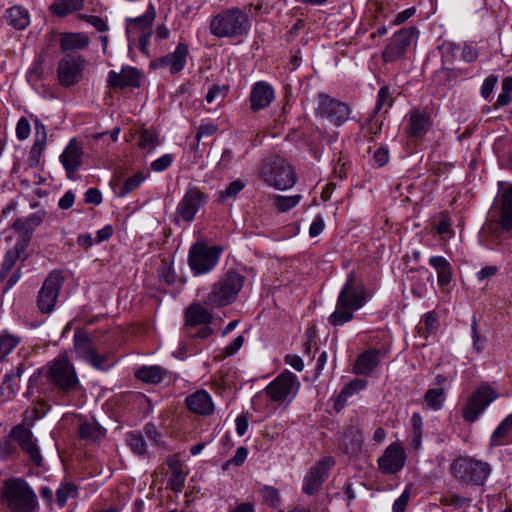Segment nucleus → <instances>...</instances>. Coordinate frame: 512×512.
<instances>
[{"mask_svg":"<svg viewBox=\"0 0 512 512\" xmlns=\"http://www.w3.org/2000/svg\"><path fill=\"white\" fill-rule=\"evenodd\" d=\"M126 443L134 454L144 455L146 453V443L140 433L129 432L126 435Z\"/></svg>","mask_w":512,"mask_h":512,"instance_id":"nucleus-45","label":"nucleus"},{"mask_svg":"<svg viewBox=\"0 0 512 512\" xmlns=\"http://www.w3.org/2000/svg\"><path fill=\"white\" fill-rule=\"evenodd\" d=\"M245 278L235 271H228L214 283L208 293L206 301L216 307H223L233 303L244 285Z\"/></svg>","mask_w":512,"mask_h":512,"instance_id":"nucleus-6","label":"nucleus"},{"mask_svg":"<svg viewBox=\"0 0 512 512\" xmlns=\"http://www.w3.org/2000/svg\"><path fill=\"white\" fill-rule=\"evenodd\" d=\"M83 19H85L88 23H90L99 32H106L108 30L107 23L104 21L103 18H101L99 16H94V15L83 16Z\"/></svg>","mask_w":512,"mask_h":512,"instance_id":"nucleus-63","label":"nucleus"},{"mask_svg":"<svg viewBox=\"0 0 512 512\" xmlns=\"http://www.w3.org/2000/svg\"><path fill=\"white\" fill-rule=\"evenodd\" d=\"M31 127L29 121L25 117H21L16 125V136L19 140H25L29 137Z\"/></svg>","mask_w":512,"mask_h":512,"instance_id":"nucleus-57","label":"nucleus"},{"mask_svg":"<svg viewBox=\"0 0 512 512\" xmlns=\"http://www.w3.org/2000/svg\"><path fill=\"white\" fill-rule=\"evenodd\" d=\"M206 199V194L199 188L190 187L177 205V215L185 222H192Z\"/></svg>","mask_w":512,"mask_h":512,"instance_id":"nucleus-18","label":"nucleus"},{"mask_svg":"<svg viewBox=\"0 0 512 512\" xmlns=\"http://www.w3.org/2000/svg\"><path fill=\"white\" fill-rule=\"evenodd\" d=\"M392 94L393 92L388 86H383L379 89L375 107L377 111L381 110L383 106L392 107L394 101Z\"/></svg>","mask_w":512,"mask_h":512,"instance_id":"nucleus-49","label":"nucleus"},{"mask_svg":"<svg viewBox=\"0 0 512 512\" xmlns=\"http://www.w3.org/2000/svg\"><path fill=\"white\" fill-rule=\"evenodd\" d=\"M155 18V11L152 6L142 16L127 20L126 32L130 37H136L139 34L152 31L151 26Z\"/></svg>","mask_w":512,"mask_h":512,"instance_id":"nucleus-28","label":"nucleus"},{"mask_svg":"<svg viewBox=\"0 0 512 512\" xmlns=\"http://www.w3.org/2000/svg\"><path fill=\"white\" fill-rule=\"evenodd\" d=\"M83 156V145L76 139L70 140L60 155V162L69 178H72L83 164Z\"/></svg>","mask_w":512,"mask_h":512,"instance_id":"nucleus-20","label":"nucleus"},{"mask_svg":"<svg viewBox=\"0 0 512 512\" xmlns=\"http://www.w3.org/2000/svg\"><path fill=\"white\" fill-rule=\"evenodd\" d=\"M379 364V350L369 349L361 353L353 367L357 375H370Z\"/></svg>","mask_w":512,"mask_h":512,"instance_id":"nucleus-30","label":"nucleus"},{"mask_svg":"<svg viewBox=\"0 0 512 512\" xmlns=\"http://www.w3.org/2000/svg\"><path fill=\"white\" fill-rule=\"evenodd\" d=\"M450 471L456 479L482 486L491 474V467L487 462L459 457L452 462Z\"/></svg>","mask_w":512,"mask_h":512,"instance_id":"nucleus-7","label":"nucleus"},{"mask_svg":"<svg viewBox=\"0 0 512 512\" xmlns=\"http://www.w3.org/2000/svg\"><path fill=\"white\" fill-rule=\"evenodd\" d=\"M167 375V371L157 365L154 366H142L139 368L135 376L144 383L148 384H159L164 380Z\"/></svg>","mask_w":512,"mask_h":512,"instance_id":"nucleus-34","label":"nucleus"},{"mask_svg":"<svg viewBox=\"0 0 512 512\" xmlns=\"http://www.w3.org/2000/svg\"><path fill=\"white\" fill-rule=\"evenodd\" d=\"M334 464V458L328 456L323 457L312 466L303 479V492L308 495L316 493L321 488L324 480L328 477V471Z\"/></svg>","mask_w":512,"mask_h":512,"instance_id":"nucleus-17","label":"nucleus"},{"mask_svg":"<svg viewBox=\"0 0 512 512\" xmlns=\"http://www.w3.org/2000/svg\"><path fill=\"white\" fill-rule=\"evenodd\" d=\"M145 180L144 176L141 173L134 174L133 176L129 177L125 180L122 187L120 188L118 195L120 197H124L127 194L133 192L139 186L142 184V182Z\"/></svg>","mask_w":512,"mask_h":512,"instance_id":"nucleus-46","label":"nucleus"},{"mask_svg":"<svg viewBox=\"0 0 512 512\" xmlns=\"http://www.w3.org/2000/svg\"><path fill=\"white\" fill-rule=\"evenodd\" d=\"M107 82L112 88L139 87L141 72L134 67H123L119 73L110 71Z\"/></svg>","mask_w":512,"mask_h":512,"instance_id":"nucleus-22","label":"nucleus"},{"mask_svg":"<svg viewBox=\"0 0 512 512\" xmlns=\"http://www.w3.org/2000/svg\"><path fill=\"white\" fill-rule=\"evenodd\" d=\"M184 314L186 326L208 325L212 321V313L199 303L189 305Z\"/></svg>","mask_w":512,"mask_h":512,"instance_id":"nucleus-29","label":"nucleus"},{"mask_svg":"<svg viewBox=\"0 0 512 512\" xmlns=\"http://www.w3.org/2000/svg\"><path fill=\"white\" fill-rule=\"evenodd\" d=\"M35 140L30 149L28 160L31 165H38L47 144V131L39 119H35Z\"/></svg>","mask_w":512,"mask_h":512,"instance_id":"nucleus-26","label":"nucleus"},{"mask_svg":"<svg viewBox=\"0 0 512 512\" xmlns=\"http://www.w3.org/2000/svg\"><path fill=\"white\" fill-rule=\"evenodd\" d=\"M17 451L16 446L12 442V438H4L0 440V460H5Z\"/></svg>","mask_w":512,"mask_h":512,"instance_id":"nucleus-55","label":"nucleus"},{"mask_svg":"<svg viewBox=\"0 0 512 512\" xmlns=\"http://www.w3.org/2000/svg\"><path fill=\"white\" fill-rule=\"evenodd\" d=\"M247 186V183L241 179H236L229 183L226 188L220 191L221 199L236 198L237 195Z\"/></svg>","mask_w":512,"mask_h":512,"instance_id":"nucleus-47","label":"nucleus"},{"mask_svg":"<svg viewBox=\"0 0 512 512\" xmlns=\"http://www.w3.org/2000/svg\"><path fill=\"white\" fill-rule=\"evenodd\" d=\"M299 385L297 376L286 370L277 376L265 388V391L273 402H282L290 396L294 397Z\"/></svg>","mask_w":512,"mask_h":512,"instance_id":"nucleus-13","label":"nucleus"},{"mask_svg":"<svg viewBox=\"0 0 512 512\" xmlns=\"http://www.w3.org/2000/svg\"><path fill=\"white\" fill-rule=\"evenodd\" d=\"M432 127L430 115L423 110L413 109L407 118L406 133L411 138L423 137Z\"/></svg>","mask_w":512,"mask_h":512,"instance_id":"nucleus-21","label":"nucleus"},{"mask_svg":"<svg viewBox=\"0 0 512 512\" xmlns=\"http://www.w3.org/2000/svg\"><path fill=\"white\" fill-rule=\"evenodd\" d=\"M20 339L9 333L0 334V362H2L19 344Z\"/></svg>","mask_w":512,"mask_h":512,"instance_id":"nucleus-44","label":"nucleus"},{"mask_svg":"<svg viewBox=\"0 0 512 512\" xmlns=\"http://www.w3.org/2000/svg\"><path fill=\"white\" fill-rule=\"evenodd\" d=\"M78 433L82 439L97 441L104 436L105 430L94 419H85L79 423Z\"/></svg>","mask_w":512,"mask_h":512,"instance_id":"nucleus-36","label":"nucleus"},{"mask_svg":"<svg viewBox=\"0 0 512 512\" xmlns=\"http://www.w3.org/2000/svg\"><path fill=\"white\" fill-rule=\"evenodd\" d=\"M228 88L225 85H212L208 89L205 100L211 104L215 101H223L227 95Z\"/></svg>","mask_w":512,"mask_h":512,"instance_id":"nucleus-50","label":"nucleus"},{"mask_svg":"<svg viewBox=\"0 0 512 512\" xmlns=\"http://www.w3.org/2000/svg\"><path fill=\"white\" fill-rule=\"evenodd\" d=\"M501 214L499 223L505 230H512V185L501 195Z\"/></svg>","mask_w":512,"mask_h":512,"instance_id":"nucleus-37","label":"nucleus"},{"mask_svg":"<svg viewBox=\"0 0 512 512\" xmlns=\"http://www.w3.org/2000/svg\"><path fill=\"white\" fill-rule=\"evenodd\" d=\"M318 100L317 113L321 117L327 118L335 126H340L349 119L351 110L347 104L325 93H320Z\"/></svg>","mask_w":512,"mask_h":512,"instance_id":"nucleus-12","label":"nucleus"},{"mask_svg":"<svg viewBox=\"0 0 512 512\" xmlns=\"http://www.w3.org/2000/svg\"><path fill=\"white\" fill-rule=\"evenodd\" d=\"M158 144L157 135L154 131L143 129L139 134V146L142 149L152 150Z\"/></svg>","mask_w":512,"mask_h":512,"instance_id":"nucleus-48","label":"nucleus"},{"mask_svg":"<svg viewBox=\"0 0 512 512\" xmlns=\"http://www.w3.org/2000/svg\"><path fill=\"white\" fill-rule=\"evenodd\" d=\"M173 158L170 154H164L151 163V169L155 172L166 170L172 163Z\"/></svg>","mask_w":512,"mask_h":512,"instance_id":"nucleus-58","label":"nucleus"},{"mask_svg":"<svg viewBox=\"0 0 512 512\" xmlns=\"http://www.w3.org/2000/svg\"><path fill=\"white\" fill-rule=\"evenodd\" d=\"M2 501L11 512H35L37 495L22 478H9L3 482Z\"/></svg>","mask_w":512,"mask_h":512,"instance_id":"nucleus-4","label":"nucleus"},{"mask_svg":"<svg viewBox=\"0 0 512 512\" xmlns=\"http://www.w3.org/2000/svg\"><path fill=\"white\" fill-rule=\"evenodd\" d=\"M497 84V77L494 75L488 76L481 86V96L484 99H488L493 92L495 85Z\"/></svg>","mask_w":512,"mask_h":512,"instance_id":"nucleus-59","label":"nucleus"},{"mask_svg":"<svg viewBox=\"0 0 512 512\" xmlns=\"http://www.w3.org/2000/svg\"><path fill=\"white\" fill-rule=\"evenodd\" d=\"M368 299L369 294L363 281L354 272H350L339 292L335 310L328 317V322L334 327L350 322L354 318V313L361 309Z\"/></svg>","mask_w":512,"mask_h":512,"instance_id":"nucleus-2","label":"nucleus"},{"mask_svg":"<svg viewBox=\"0 0 512 512\" xmlns=\"http://www.w3.org/2000/svg\"><path fill=\"white\" fill-rule=\"evenodd\" d=\"M416 33L415 27L403 28L396 32L382 52L383 61L392 63L399 60L405 54Z\"/></svg>","mask_w":512,"mask_h":512,"instance_id":"nucleus-16","label":"nucleus"},{"mask_svg":"<svg viewBox=\"0 0 512 512\" xmlns=\"http://www.w3.org/2000/svg\"><path fill=\"white\" fill-rule=\"evenodd\" d=\"M222 249L202 242L193 244L189 250L188 264L194 276L211 272L217 265Z\"/></svg>","mask_w":512,"mask_h":512,"instance_id":"nucleus-8","label":"nucleus"},{"mask_svg":"<svg viewBox=\"0 0 512 512\" xmlns=\"http://www.w3.org/2000/svg\"><path fill=\"white\" fill-rule=\"evenodd\" d=\"M9 436L18 443L36 467L43 465V456L38 446V440L29 428L23 424L16 425L11 429Z\"/></svg>","mask_w":512,"mask_h":512,"instance_id":"nucleus-11","label":"nucleus"},{"mask_svg":"<svg viewBox=\"0 0 512 512\" xmlns=\"http://www.w3.org/2000/svg\"><path fill=\"white\" fill-rule=\"evenodd\" d=\"M413 487L407 485L402 494L393 503V512H405L408 502L412 495Z\"/></svg>","mask_w":512,"mask_h":512,"instance_id":"nucleus-52","label":"nucleus"},{"mask_svg":"<svg viewBox=\"0 0 512 512\" xmlns=\"http://www.w3.org/2000/svg\"><path fill=\"white\" fill-rule=\"evenodd\" d=\"M248 15L239 8L233 7L220 11L211 17L210 33L217 38H239L249 32Z\"/></svg>","mask_w":512,"mask_h":512,"instance_id":"nucleus-3","label":"nucleus"},{"mask_svg":"<svg viewBox=\"0 0 512 512\" xmlns=\"http://www.w3.org/2000/svg\"><path fill=\"white\" fill-rule=\"evenodd\" d=\"M261 494L266 501H269L272 505L280 501L279 491L271 486H265L261 490Z\"/></svg>","mask_w":512,"mask_h":512,"instance_id":"nucleus-62","label":"nucleus"},{"mask_svg":"<svg viewBox=\"0 0 512 512\" xmlns=\"http://www.w3.org/2000/svg\"><path fill=\"white\" fill-rule=\"evenodd\" d=\"M6 20L15 29L23 30L30 24V15L26 8L17 5L6 11Z\"/></svg>","mask_w":512,"mask_h":512,"instance_id":"nucleus-33","label":"nucleus"},{"mask_svg":"<svg viewBox=\"0 0 512 512\" xmlns=\"http://www.w3.org/2000/svg\"><path fill=\"white\" fill-rule=\"evenodd\" d=\"M63 281V274L59 270H53L45 278L36 299L37 308L42 314H50L54 310Z\"/></svg>","mask_w":512,"mask_h":512,"instance_id":"nucleus-10","label":"nucleus"},{"mask_svg":"<svg viewBox=\"0 0 512 512\" xmlns=\"http://www.w3.org/2000/svg\"><path fill=\"white\" fill-rule=\"evenodd\" d=\"M445 398L444 387L429 388L425 393V402L434 411L440 410L443 407Z\"/></svg>","mask_w":512,"mask_h":512,"instance_id":"nucleus-41","label":"nucleus"},{"mask_svg":"<svg viewBox=\"0 0 512 512\" xmlns=\"http://www.w3.org/2000/svg\"><path fill=\"white\" fill-rule=\"evenodd\" d=\"M407 461L404 446L400 442H393L386 447L383 454L378 458L379 471L384 475H393L400 472Z\"/></svg>","mask_w":512,"mask_h":512,"instance_id":"nucleus-14","label":"nucleus"},{"mask_svg":"<svg viewBox=\"0 0 512 512\" xmlns=\"http://www.w3.org/2000/svg\"><path fill=\"white\" fill-rule=\"evenodd\" d=\"M301 199L302 196L299 194L291 196L273 195V205L279 212L284 213L297 206Z\"/></svg>","mask_w":512,"mask_h":512,"instance_id":"nucleus-42","label":"nucleus"},{"mask_svg":"<svg viewBox=\"0 0 512 512\" xmlns=\"http://www.w3.org/2000/svg\"><path fill=\"white\" fill-rule=\"evenodd\" d=\"M274 90L264 81L256 82L250 92L251 109L257 112L268 107L274 100Z\"/></svg>","mask_w":512,"mask_h":512,"instance_id":"nucleus-24","label":"nucleus"},{"mask_svg":"<svg viewBox=\"0 0 512 512\" xmlns=\"http://www.w3.org/2000/svg\"><path fill=\"white\" fill-rule=\"evenodd\" d=\"M217 131L218 126L213 122L202 123L199 126L198 131L196 133L197 143H199L203 137H210L214 135Z\"/></svg>","mask_w":512,"mask_h":512,"instance_id":"nucleus-56","label":"nucleus"},{"mask_svg":"<svg viewBox=\"0 0 512 512\" xmlns=\"http://www.w3.org/2000/svg\"><path fill=\"white\" fill-rule=\"evenodd\" d=\"M437 314L433 311L425 314L423 322L425 326V332L431 334L437 329Z\"/></svg>","mask_w":512,"mask_h":512,"instance_id":"nucleus-60","label":"nucleus"},{"mask_svg":"<svg viewBox=\"0 0 512 512\" xmlns=\"http://www.w3.org/2000/svg\"><path fill=\"white\" fill-rule=\"evenodd\" d=\"M496 389L485 383L480 385L467 399L462 408V417L468 423H474L486 408L497 398Z\"/></svg>","mask_w":512,"mask_h":512,"instance_id":"nucleus-9","label":"nucleus"},{"mask_svg":"<svg viewBox=\"0 0 512 512\" xmlns=\"http://www.w3.org/2000/svg\"><path fill=\"white\" fill-rule=\"evenodd\" d=\"M46 214V211L41 209L29 214L25 218L17 219L13 223V229L18 232V238L25 239L29 243L34 230L42 224Z\"/></svg>","mask_w":512,"mask_h":512,"instance_id":"nucleus-23","label":"nucleus"},{"mask_svg":"<svg viewBox=\"0 0 512 512\" xmlns=\"http://www.w3.org/2000/svg\"><path fill=\"white\" fill-rule=\"evenodd\" d=\"M84 0H57L50 6L52 14L65 16L83 8Z\"/></svg>","mask_w":512,"mask_h":512,"instance_id":"nucleus-40","label":"nucleus"},{"mask_svg":"<svg viewBox=\"0 0 512 512\" xmlns=\"http://www.w3.org/2000/svg\"><path fill=\"white\" fill-rule=\"evenodd\" d=\"M189 411L198 415H210L214 411V403L210 394L203 389L197 390L185 399Z\"/></svg>","mask_w":512,"mask_h":512,"instance_id":"nucleus-25","label":"nucleus"},{"mask_svg":"<svg viewBox=\"0 0 512 512\" xmlns=\"http://www.w3.org/2000/svg\"><path fill=\"white\" fill-rule=\"evenodd\" d=\"M188 54V45L180 42L173 52L155 59L150 66L155 69L168 68L171 74H178L184 69Z\"/></svg>","mask_w":512,"mask_h":512,"instance_id":"nucleus-19","label":"nucleus"},{"mask_svg":"<svg viewBox=\"0 0 512 512\" xmlns=\"http://www.w3.org/2000/svg\"><path fill=\"white\" fill-rule=\"evenodd\" d=\"M166 464L168 465L171 474L169 476L168 485L175 493L182 492L187 472L183 469V464L177 456H171L167 458Z\"/></svg>","mask_w":512,"mask_h":512,"instance_id":"nucleus-27","label":"nucleus"},{"mask_svg":"<svg viewBox=\"0 0 512 512\" xmlns=\"http://www.w3.org/2000/svg\"><path fill=\"white\" fill-rule=\"evenodd\" d=\"M429 264L437 272V281L441 287L447 286L452 280V267L443 256H432Z\"/></svg>","mask_w":512,"mask_h":512,"instance_id":"nucleus-32","label":"nucleus"},{"mask_svg":"<svg viewBox=\"0 0 512 512\" xmlns=\"http://www.w3.org/2000/svg\"><path fill=\"white\" fill-rule=\"evenodd\" d=\"M469 502V499L458 494H447L441 497L440 503L444 506H453L455 508H461L466 503Z\"/></svg>","mask_w":512,"mask_h":512,"instance_id":"nucleus-53","label":"nucleus"},{"mask_svg":"<svg viewBox=\"0 0 512 512\" xmlns=\"http://www.w3.org/2000/svg\"><path fill=\"white\" fill-rule=\"evenodd\" d=\"M93 367L99 370H104L106 368L107 356L99 355L96 351L86 360Z\"/></svg>","mask_w":512,"mask_h":512,"instance_id":"nucleus-64","label":"nucleus"},{"mask_svg":"<svg viewBox=\"0 0 512 512\" xmlns=\"http://www.w3.org/2000/svg\"><path fill=\"white\" fill-rule=\"evenodd\" d=\"M471 332H472V342H473V349L479 353L483 350L485 346V340L480 336L478 332V324L476 317H473L472 324H471Z\"/></svg>","mask_w":512,"mask_h":512,"instance_id":"nucleus-54","label":"nucleus"},{"mask_svg":"<svg viewBox=\"0 0 512 512\" xmlns=\"http://www.w3.org/2000/svg\"><path fill=\"white\" fill-rule=\"evenodd\" d=\"M78 386L79 380L74 366L67 358L60 357L51 362L45 375L38 370L30 377L27 393L33 394L36 389L39 394L46 395L48 400L61 402Z\"/></svg>","mask_w":512,"mask_h":512,"instance_id":"nucleus-1","label":"nucleus"},{"mask_svg":"<svg viewBox=\"0 0 512 512\" xmlns=\"http://www.w3.org/2000/svg\"><path fill=\"white\" fill-rule=\"evenodd\" d=\"M74 349L79 358L85 361L95 352L90 337L82 330H77L73 337Z\"/></svg>","mask_w":512,"mask_h":512,"instance_id":"nucleus-35","label":"nucleus"},{"mask_svg":"<svg viewBox=\"0 0 512 512\" xmlns=\"http://www.w3.org/2000/svg\"><path fill=\"white\" fill-rule=\"evenodd\" d=\"M247 456H248V449L241 446V447H238L234 456L231 457L229 460H227L222 468L223 470H227L229 469L230 466H235V467H240L244 464L245 460L247 459Z\"/></svg>","mask_w":512,"mask_h":512,"instance_id":"nucleus-51","label":"nucleus"},{"mask_svg":"<svg viewBox=\"0 0 512 512\" xmlns=\"http://www.w3.org/2000/svg\"><path fill=\"white\" fill-rule=\"evenodd\" d=\"M44 415L45 411H40L36 406H34L24 412V422H26L29 426H32L36 420L43 417Z\"/></svg>","mask_w":512,"mask_h":512,"instance_id":"nucleus-61","label":"nucleus"},{"mask_svg":"<svg viewBox=\"0 0 512 512\" xmlns=\"http://www.w3.org/2000/svg\"><path fill=\"white\" fill-rule=\"evenodd\" d=\"M512 430V413L505 417L496 427L490 437V446L497 447L507 444V438Z\"/></svg>","mask_w":512,"mask_h":512,"instance_id":"nucleus-38","label":"nucleus"},{"mask_svg":"<svg viewBox=\"0 0 512 512\" xmlns=\"http://www.w3.org/2000/svg\"><path fill=\"white\" fill-rule=\"evenodd\" d=\"M367 381L364 379L356 378L347 383L337 397V402H345L349 397L365 389Z\"/></svg>","mask_w":512,"mask_h":512,"instance_id":"nucleus-43","label":"nucleus"},{"mask_svg":"<svg viewBox=\"0 0 512 512\" xmlns=\"http://www.w3.org/2000/svg\"><path fill=\"white\" fill-rule=\"evenodd\" d=\"M85 59L82 56H67L58 62L57 78L64 87H71L82 79Z\"/></svg>","mask_w":512,"mask_h":512,"instance_id":"nucleus-15","label":"nucleus"},{"mask_svg":"<svg viewBox=\"0 0 512 512\" xmlns=\"http://www.w3.org/2000/svg\"><path fill=\"white\" fill-rule=\"evenodd\" d=\"M29 243L25 239L17 237L14 246L8 249L5 253L1 267L4 271H9L15 265L18 260H24L27 258V247Z\"/></svg>","mask_w":512,"mask_h":512,"instance_id":"nucleus-31","label":"nucleus"},{"mask_svg":"<svg viewBox=\"0 0 512 512\" xmlns=\"http://www.w3.org/2000/svg\"><path fill=\"white\" fill-rule=\"evenodd\" d=\"M259 178L269 187L277 190H288L297 181L294 168L279 156H271L261 163L258 168Z\"/></svg>","mask_w":512,"mask_h":512,"instance_id":"nucleus-5","label":"nucleus"},{"mask_svg":"<svg viewBox=\"0 0 512 512\" xmlns=\"http://www.w3.org/2000/svg\"><path fill=\"white\" fill-rule=\"evenodd\" d=\"M89 38L84 33H69L61 39V49L63 51L81 50L88 46Z\"/></svg>","mask_w":512,"mask_h":512,"instance_id":"nucleus-39","label":"nucleus"}]
</instances>
